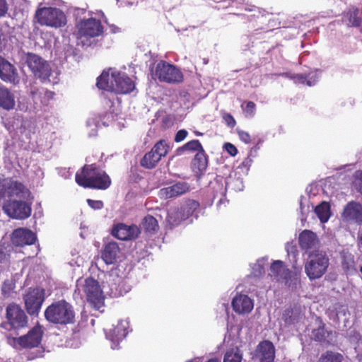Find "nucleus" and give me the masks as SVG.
I'll return each instance as SVG.
<instances>
[{
    "mask_svg": "<svg viewBox=\"0 0 362 362\" xmlns=\"http://www.w3.org/2000/svg\"><path fill=\"white\" fill-rule=\"evenodd\" d=\"M76 183L84 187L105 190L111 185L110 176L96 164L85 165L76 174Z\"/></svg>",
    "mask_w": 362,
    "mask_h": 362,
    "instance_id": "nucleus-1",
    "label": "nucleus"
},
{
    "mask_svg": "<svg viewBox=\"0 0 362 362\" xmlns=\"http://www.w3.org/2000/svg\"><path fill=\"white\" fill-rule=\"evenodd\" d=\"M96 86L99 89L115 92L118 94H128L135 89L134 82L124 73L112 71L111 76L103 71L97 78Z\"/></svg>",
    "mask_w": 362,
    "mask_h": 362,
    "instance_id": "nucleus-2",
    "label": "nucleus"
},
{
    "mask_svg": "<svg viewBox=\"0 0 362 362\" xmlns=\"http://www.w3.org/2000/svg\"><path fill=\"white\" fill-rule=\"evenodd\" d=\"M75 311L72 305L65 300L52 303L45 310V317L50 323L66 325L75 322Z\"/></svg>",
    "mask_w": 362,
    "mask_h": 362,
    "instance_id": "nucleus-3",
    "label": "nucleus"
},
{
    "mask_svg": "<svg viewBox=\"0 0 362 362\" xmlns=\"http://www.w3.org/2000/svg\"><path fill=\"white\" fill-rule=\"evenodd\" d=\"M329 260L325 252L315 251L310 254L305 264V272L310 279L322 277L327 272Z\"/></svg>",
    "mask_w": 362,
    "mask_h": 362,
    "instance_id": "nucleus-4",
    "label": "nucleus"
},
{
    "mask_svg": "<svg viewBox=\"0 0 362 362\" xmlns=\"http://www.w3.org/2000/svg\"><path fill=\"white\" fill-rule=\"evenodd\" d=\"M37 23L41 25L61 28L66 23V16L57 8L42 7L37 9L35 15Z\"/></svg>",
    "mask_w": 362,
    "mask_h": 362,
    "instance_id": "nucleus-5",
    "label": "nucleus"
},
{
    "mask_svg": "<svg viewBox=\"0 0 362 362\" xmlns=\"http://www.w3.org/2000/svg\"><path fill=\"white\" fill-rule=\"evenodd\" d=\"M26 64L35 78L43 83H50L52 70L47 61L36 54L28 52L26 54Z\"/></svg>",
    "mask_w": 362,
    "mask_h": 362,
    "instance_id": "nucleus-6",
    "label": "nucleus"
},
{
    "mask_svg": "<svg viewBox=\"0 0 362 362\" xmlns=\"http://www.w3.org/2000/svg\"><path fill=\"white\" fill-rule=\"evenodd\" d=\"M153 78L167 83H179L183 81L182 71L175 65L165 61H160L152 74Z\"/></svg>",
    "mask_w": 362,
    "mask_h": 362,
    "instance_id": "nucleus-7",
    "label": "nucleus"
},
{
    "mask_svg": "<svg viewBox=\"0 0 362 362\" xmlns=\"http://www.w3.org/2000/svg\"><path fill=\"white\" fill-rule=\"evenodd\" d=\"M269 274L277 281H284L286 286L292 288L300 283L298 274L287 268L281 260H275L272 263Z\"/></svg>",
    "mask_w": 362,
    "mask_h": 362,
    "instance_id": "nucleus-8",
    "label": "nucleus"
},
{
    "mask_svg": "<svg viewBox=\"0 0 362 362\" xmlns=\"http://www.w3.org/2000/svg\"><path fill=\"white\" fill-rule=\"evenodd\" d=\"M25 308L30 315H38L45 299L44 288H29L23 294Z\"/></svg>",
    "mask_w": 362,
    "mask_h": 362,
    "instance_id": "nucleus-9",
    "label": "nucleus"
},
{
    "mask_svg": "<svg viewBox=\"0 0 362 362\" xmlns=\"http://www.w3.org/2000/svg\"><path fill=\"white\" fill-rule=\"evenodd\" d=\"M28 200L9 199L3 206V210L10 218L24 220L30 216L32 213L31 204Z\"/></svg>",
    "mask_w": 362,
    "mask_h": 362,
    "instance_id": "nucleus-10",
    "label": "nucleus"
},
{
    "mask_svg": "<svg viewBox=\"0 0 362 362\" xmlns=\"http://www.w3.org/2000/svg\"><path fill=\"white\" fill-rule=\"evenodd\" d=\"M87 301L95 309L104 305L105 296L98 281L93 278H87L83 286Z\"/></svg>",
    "mask_w": 362,
    "mask_h": 362,
    "instance_id": "nucleus-11",
    "label": "nucleus"
},
{
    "mask_svg": "<svg viewBox=\"0 0 362 362\" xmlns=\"http://www.w3.org/2000/svg\"><path fill=\"white\" fill-rule=\"evenodd\" d=\"M78 33L80 36L95 37L103 33V27L100 20L94 18L81 19L78 25Z\"/></svg>",
    "mask_w": 362,
    "mask_h": 362,
    "instance_id": "nucleus-12",
    "label": "nucleus"
},
{
    "mask_svg": "<svg viewBox=\"0 0 362 362\" xmlns=\"http://www.w3.org/2000/svg\"><path fill=\"white\" fill-rule=\"evenodd\" d=\"M6 318L11 328L18 329L27 326L28 317L21 308L15 304H9L6 308Z\"/></svg>",
    "mask_w": 362,
    "mask_h": 362,
    "instance_id": "nucleus-13",
    "label": "nucleus"
},
{
    "mask_svg": "<svg viewBox=\"0 0 362 362\" xmlns=\"http://www.w3.org/2000/svg\"><path fill=\"white\" fill-rule=\"evenodd\" d=\"M44 332L40 325L33 327L27 334L15 338L14 341L21 348L33 349L37 347L42 341Z\"/></svg>",
    "mask_w": 362,
    "mask_h": 362,
    "instance_id": "nucleus-14",
    "label": "nucleus"
},
{
    "mask_svg": "<svg viewBox=\"0 0 362 362\" xmlns=\"http://www.w3.org/2000/svg\"><path fill=\"white\" fill-rule=\"evenodd\" d=\"M29 95L35 105L37 106H47L50 100L53 99L54 92L40 86L35 83L30 86Z\"/></svg>",
    "mask_w": 362,
    "mask_h": 362,
    "instance_id": "nucleus-15",
    "label": "nucleus"
},
{
    "mask_svg": "<svg viewBox=\"0 0 362 362\" xmlns=\"http://www.w3.org/2000/svg\"><path fill=\"white\" fill-rule=\"evenodd\" d=\"M0 78L13 85L20 82V76L16 67L0 55Z\"/></svg>",
    "mask_w": 362,
    "mask_h": 362,
    "instance_id": "nucleus-16",
    "label": "nucleus"
},
{
    "mask_svg": "<svg viewBox=\"0 0 362 362\" xmlns=\"http://www.w3.org/2000/svg\"><path fill=\"white\" fill-rule=\"evenodd\" d=\"M140 233V228L134 224L127 226L124 223H118L114 226L112 231L113 236L122 240H135Z\"/></svg>",
    "mask_w": 362,
    "mask_h": 362,
    "instance_id": "nucleus-17",
    "label": "nucleus"
},
{
    "mask_svg": "<svg viewBox=\"0 0 362 362\" xmlns=\"http://www.w3.org/2000/svg\"><path fill=\"white\" fill-rule=\"evenodd\" d=\"M276 356L274 345L269 340H263L257 346L254 357L259 362H274Z\"/></svg>",
    "mask_w": 362,
    "mask_h": 362,
    "instance_id": "nucleus-18",
    "label": "nucleus"
},
{
    "mask_svg": "<svg viewBox=\"0 0 362 362\" xmlns=\"http://www.w3.org/2000/svg\"><path fill=\"white\" fill-rule=\"evenodd\" d=\"M36 235L30 230L19 228L13 230L11 235L12 243L18 247L30 245L35 243Z\"/></svg>",
    "mask_w": 362,
    "mask_h": 362,
    "instance_id": "nucleus-19",
    "label": "nucleus"
},
{
    "mask_svg": "<svg viewBox=\"0 0 362 362\" xmlns=\"http://www.w3.org/2000/svg\"><path fill=\"white\" fill-rule=\"evenodd\" d=\"M344 218L358 225L362 224V204L354 201L348 202L343 211Z\"/></svg>",
    "mask_w": 362,
    "mask_h": 362,
    "instance_id": "nucleus-20",
    "label": "nucleus"
},
{
    "mask_svg": "<svg viewBox=\"0 0 362 362\" xmlns=\"http://www.w3.org/2000/svg\"><path fill=\"white\" fill-rule=\"evenodd\" d=\"M128 323L124 321H119L112 329L106 334L107 338L112 342V347L115 349L119 342L127 335Z\"/></svg>",
    "mask_w": 362,
    "mask_h": 362,
    "instance_id": "nucleus-21",
    "label": "nucleus"
},
{
    "mask_svg": "<svg viewBox=\"0 0 362 362\" xmlns=\"http://www.w3.org/2000/svg\"><path fill=\"white\" fill-rule=\"evenodd\" d=\"M8 198L12 199L16 197L19 199L29 200L31 197L30 191L21 182L17 180L8 181Z\"/></svg>",
    "mask_w": 362,
    "mask_h": 362,
    "instance_id": "nucleus-22",
    "label": "nucleus"
},
{
    "mask_svg": "<svg viewBox=\"0 0 362 362\" xmlns=\"http://www.w3.org/2000/svg\"><path fill=\"white\" fill-rule=\"evenodd\" d=\"M199 206L198 202L192 201L186 206L182 207L180 210L171 212L168 214V218L169 221H173L174 224L177 225L182 221L187 219L192 215L193 211Z\"/></svg>",
    "mask_w": 362,
    "mask_h": 362,
    "instance_id": "nucleus-23",
    "label": "nucleus"
},
{
    "mask_svg": "<svg viewBox=\"0 0 362 362\" xmlns=\"http://www.w3.org/2000/svg\"><path fill=\"white\" fill-rule=\"evenodd\" d=\"M189 190L187 182H179L171 186L164 187L160 190V196L165 199L180 196Z\"/></svg>",
    "mask_w": 362,
    "mask_h": 362,
    "instance_id": "nucleus-24",
    "label": "nucleus"
},
{
    "mask_svg": "<svg viewBox=\"0 0 362 362\" xmlns=\"http://www.w3.org/2000/svg\"><path fill=\"white\" fill-rule=\"evenodd\" d=\"M298 242L300 248L306 252L316 248L319 245L316 233L309 230H304L300 233Z\"/></svg>",
    "mask_w": 362,
    "mask_h": 362,
    "instance_id": "nucleus-25",
    "label": "nucleus"
},
{
    "mask_svg": "<svg viewBox=\"0 0 362 362\" xmlns=\"http://www.w3.org/2000/svg\"><path fill=\"white\" fill-rule=\"evenodd\" d=\"M232 307L237 313H248L253 308V303L247 295L238 294L233 299Z\"/></svg>",
    "mask_w": 362,
    "mask_h": 362,
    "instance_id": "nucleus-26",
    "label": "nucleus"
},
{
    "mask_svg": "<svg viewBox=\"0 0 362 362\" xmlns=\"http://www.w3.org/2000/svg\"><path fill=\"white\" fill-rule=\"evenodd\" d=\"M209 157L205 150L195 154L191 163V167L197 175L201 176L204 174L208 167Z\"/></svg>",
    "mask_w": 362,
    "mask_h": 362,
    "instance_id": "nucleus-27",
    "label": "nucleus"
},
{
    "mask_svg": "<svg viewBox=\"0 0 362 362\" xmlns=\"http://www.w3.org/2000/svg\"><path fill=\"white\" fill-rule=\"evenodd\" d=\"M120 252L118 244L110 242L106 244L101 252V257L107 264H115Z\"/></svg>",
    "mask_w": 362,
    "mask_h": 362,
    "instance_id": "nucleus-28",
    "label": "nucleus"
},
{
    "mask_svg": "<svg viewBox=\"0 0 362 362\" xmlns=\"http://www.w3.org/2000/svg\"><path fill=\"white\" fill-rule=\"evenodd\" d=\"M340 262L346 274L353 275L357 272L354 255L349 251L342 250L341 252Z\"/></svg>",
    "mask_w": 362,
    "mask_h": 362,
    "instance_id": "nucleus-29",
    "label": "nucleus"
},
{
    "mask_svg": "<svg viewBox=\"0 0 362 362\" xmlns=\"http://www.w3.org/2000/svg\"><path fill=\"white\" fill-rule=\"evenodd\" d=\"M341 21L349 27H359L362 23V18L359 16V9L355 6H350L342 13Z\"/></svg>",
    "mask_w": 362,
    "mask_h": 362,
    "instance_id": "nucleus-30",
    "label": "nucleus"
},
{
    "mask_svg": "<svg viewBox=\"0 0 362 362\" xmlns=\"http://www.w3.org/2000/svg\"><path fill=\"white\" fill-rule=\"evenodd\" d=\"M15 105L13 93L5 86L0 85V107L8 111L13 110Z\"/></svg>",
    "mask_w": 362,
    "mask_h": 362,
    "instance_id": "nucleus-31",
    "label": "nucleus"
},
{
    "mask_svg": "<svg viewBox=\"0 0 362 362\" xmlns=\"http://www.w3.org/2000/svg\"><path fill=\"white\" fill-rule=\"evenodd\" d=\"M204 150V147L202 145L201 142L198 139H193L187 142L183 146L179 147L177 149V154L181 155L186 151L189 153H198L200 151H203Z\"/></svg>",
    "mask_w": 362,
    "mask_h": 362,
    "instance_id": "nucleus-32",
    "label": "nucleus"
},
{
    "mask_svg": "<svg viewBox=\"0 0 362 362\" xmlns=\"http://www.w3.org/2000/svg\"><path fill=\"white\" fill-rule=\"evenodd\" d=\"M160 158L151 149L149 152L146 153L140 160V164L142 167L147 169L153 168L159 162Z\"/></svg>",
    "mask_w": 362,
    "mask_h": 362,
    "instance_id": "nucleus-33",
    "label": "nucleus"
},
{
    "mask_svg": "<svg viewBox=\"0 0 362 362\" xmlns=\"http://www.w3.org/2000/svg\"><path fill=\"white\" fill-rule=\"evenodd\" d=\"M315 213L321 223L327 222L331 215L330 206L328 202H322L315 208Z\"/></svg>",
    "mask_w": 362,
    "mask_h": 362,
    "instance_id": "nucleus-34",
    "label": "nucleus"
},
{
    "mask_svg": "<svg viewBox=\"0 0 362 362\" xmlns=\"http://www.w3.org/2000/svg\"><path fill=\"white\" fill-rule=\"evenodd\" d=\"M144 230L147 233H155L158 229V223L155 217L151 215L146 216L141 222Z\"/></svg>",
    "mask_w": 362,
    "mask_h": 362,
    "instance_id": "nucleus-35",
    "label": "nucleus"
},
{
    "mask_svg": "<svg viewBox=\"0 0 362 362\" xmlns=\"http://www.w3.org/2000/svg\"><path fill=\"white\" fill-rule=\"evenodd\" d=\"M343 360L344 356L341 354L327 351L320 356L319 362H342Z\"/></svg>",
    "mask_w": 362,
    "mask_h": 362,
    "instance_id": "nucleus-36",
    "label": "nucleus"
},
{
    "mask_svg": "<svg viewBox=\"0 0 362 362\" xmlns=\"http://www.w3.org/2000/svg\"><path fill=\"white\" fill-rule=\"evenodd\" d=\"M243 356L238 349H231L225 354L223 362H241Z\"/></svg>",
    "mask_w": 362,
    "mask_h": 362,
    "instance_id": "nucleus-37",
    "label": "nucleus"
},
{
    "mask_svg": "<svg viewBox=\"0 0 362 362\" xmlns=\"http://www.w3.org/2000/svg\"><path fill=\"white\" fill-rule=\"evenodd\" d=\"M168 148V146L165 144V141L160 140L153 146L152 150L157 154L160 159H161L162 157L167 155Z\"/></svg>",
    "mask_w": 362,
    "mask_h": 362,
    "instance_id": "nucleus-38",
    "label": "nucleus"
},
{
    "mask_svg": "<svg viewBox=\"0 0 362 362\" xmlns=\"http://www.w3.org/2000/svg\"><path fill=\"white\" fill-rule=\"evenodd\" d=\"M241 108L246 117H253L256 112V104L252 101L244 102Z\"/></svg>",
    "mask_w": 362,
    "mask_h": 362,
    "instance_id": "nucleus-39",
    "label": "nucleus"
},
{
    "mask_svg": "<svg viewBox=\"0 0 362 362\" xmlns=\"http://www.w3.org/2000/svg\"><path fill=\"white\" fill-rule=\"evenodd\" d=\"M327 333V332L325 329V324L322 323L321 326H320L317 329H315L313 331V334L315 341H318V342L325 341L326 339V337H327V336H326Z\"/></svg>",
    "mask_w": 362,
    "mask_h": 362,
    "instance_id": "nucleus-40",
    "label": "nucleus"
},
{
    "mask_svg": "<svg viewBox=\"0 0 362 362\" xmlns=\"http://www.w3.org/2000/svg\"><path fill=\"white\" fill-rule=\"evenodd\" d=\"M296 83L300 84H306L308 86H313V83L308 79V76L305 74H296L293 76Z\"/></svg>",
    "mask_w": 362,
    "mask_h": 362,
    "instance_id": "nucleus-41",
    "label": "nucleus"
},
{
    "mask_svg": "<svg viewBox=\"0 0 362 362\" xmlns=\"http://www.w3.org/2000/svg\"><path fill=\"white\" fill-rule=\"evenodd\" d=\"M8 181H0V199L8 198Z\"/></svg>",
    "mask_w": 362,
    "mask_h": 362,
    "instance_id": "nucleus-42",
    "label": "nucleus"
},
{
    "mask_svg": "<svg viewBox=\"0 0 362 362\" xmlns=\"http://www.w3.org/2000/svg\"><path fill=\"white\" fill-rule=\"evenodd\" d=\"M86 202L88 206L94 210H100L104 207V204L100 200H93L88 199Z\"/></svg>",
    "mask_w": 362,
    "mask_h": 362,
    "instance_id": "nucleus-43",
    "label": "nucleus"
},
{
    "mask_svg": "<svg viewBox=\"0 0 362 362\" xmlns=\"http://www.w3.org/2000/svg\"><path fill=\"white\" fill-rule=\"evenodd\" d=\"M237 132L240 139L242 141L245 142V144L251 143V136L248 132L243 130H238Z\"/></svg>",
    "mask_w": 362,
    "mask_h": 362,
    "instance_id": "nucleus-44",
    "label": "nucleus"
},
{
    "mask_svg": "<svg viewBox=\"0 0 362 362\" xmlns=\"http://www.w3.org/2000/svg\"><path fill=\"white\" fill-rule=\"evenodd\" d=\"M187 135H188V132L187 130L180 129L176 133V134L175 136L174 141L176 143L181 142L187 136Z\"/></svg>",
    "mask_w": 362,
    "mask_h": 362,
    "instance_id": "nucleus-45",
    "label": "nucleus"
},
{
    "mask_svg": "<svg viewBox=\"0 0 362 362\" xmlns=\"http://www.w3.org/2000/svg\"><path fill=\"white\" fill-rule=\"evenodd\" d=\"M356 189L362 195V171L356 173Z\"/></svg>",
    "mask_w": 362,
    "mask_h": 362,
    "instance_id": "nucleus-46",
    "label": "nucleus"
},
{
    "mask_svg": "<svg viewBox=\"0 0 362 362\" xmlns=\"http://www.w3.org/2000/svg\"><path fill=\"white\" fill-rule=\"evenodd\" d=\"M225 149L226 151L232 156H235L238 153L237 148L230 143L225 144Z\"/></svg>",
    "mask_w": 362,
    "mask_h": 362,
    "instance_id": "nucleus-47",
    "label": "nucleus"
},
{
    "mask_svg": "<svg viewBox=\"0 0 362 362\" xmlns=\"http://www.w3.org/2000/svg\"><path fill=\"white\" fill-rule=\"evenodd\" d=\"M244 10L247 12L257 13V14H259L262 12V8L251 4L245 5Z\"/></svg>",
    "mask_w": 362,
    "mask_h": 362,
    "instance_id": "nucleus-48",
    "label": "nucleus"
},
{
    "mask_svg": "<svg viewBox=\"0 0 362 362\" xmlns=\"http://www.w3.org/2000/svg\"><path fill=\"white\" fill-rule=\"evenodd\" d=\"M223 118L225 120L226 123L228 124V126L230 127H233L236 124L234 117L229 113L225 114Z\"/></svg>",
    "mask_w": 362,
    "mask_h": 362,
    "instance_id": "nucleus-49",
    "label": "nucleus"
},
{
    "mask_svg": "<svg viewBox=\"0 0 362 362\" xmlns=\"http://www.w3.org/2000/svg\"><path fill=\"white\" fill-rule=\"evenodd\" d=\"M252 163V160L251 159L250 156H248L247 158H245L243 160V161L240 165L239 168L247 171L250 169V167L251 166Z\"/></svg>",
    "mask_w": 362,
    "mask_h": 362,
    "instance_id": "nucleus-50",
    "label": "nucleus"
},
{
    "mask_svg": "<svg viewBox=\"0 0 362 362\" xmlns=\"http://www.w3.org/2000/svg\"><path fill=\"white\" fill-rule=\"evenodd\" d=\"M8 4L6 0H0V17L5 16L8 12Z\"/></svg>",
    "mask_w": 362,
    "mask_h": 362,
    "instance_id": "nucleus-51",
    "label": "nucleus"
},
{
    "mask_svg": "<svg viewBox=\"0 0 362 362\" xmlns=\"http://www.w3.org/2000/svg\"><path fill=\"white\" fill-rule=\"evenodd\" d=\"M265 11L264 9H262V12L259 14H257V13H252V14L250 16V17H254V18H259V17H262L265 15Z\"/></svg>",
    "mask_w": 362,
    "mask_h": 362,
    "instance_id": "nucleus-52",
    "label": "nucleus"
},
{
    "mask_svg": "<svg viewBox=\"0 0 362 362\" xmlns=\"http://www.w3.org/2000/svg\"><path fill=\"white\" fill-rule=\"evenodd\" d=\"M110 28L111 33H116L119 32V28L114 25H110Z\"/></svg>",
    "mask_w": 362,
    "mask_h": 362,
    "instance_id": "nucleus-53",
    "label": "nucleus"
},
{
    "mask_svg": "<svg viewBox=\"0 0 362 362\" xmlns=\"http://www.w3.org/2000/svg\"><path fill=\"white\" fill-rule=\"evenodd\" d=\"M6 257V254L2 249H0V262H2Z\"/></svg>",
    "mask_w": 362,
    "mask_h": 362,
    "instance_id": "nucleus-54",
    "label": "nucleus"
},
{
    "mask_svg": "<svg viewBox=\"0 0 362 362\" xmlns=\"http://www.w3.org/2000/svg\"><path fill=\"white\" fill-rule=\"evenodd\" d=\"M3 35H4L3 30H2V29L0 28V49L1 48V40H2Z\"/></svg>",
    "mask_w": 362,
    "mask_h": 362,
    "instance_id": "nucleus-55",
    "label": "nucleus"
},
{
    "mask_svg": "<svg viewBox=\"0 0 362 362\" xmlns=\"http://www.w3.org/2000/svg\"><path fill=\"white\" fill-rule=\"evenodd\" d=\"M169 120V118L168 117H165L163 119V121H162V123H163V126H164V124L165 123H167V122Z\"/></svg>",
    "mask_w": 362,
    "mask_h": 362,
    "instance_id": "nucleus-56",
    "label": "nucleus"
},
{
    "mask_svg": "<svg viewBox=\"0 0 362 362\" xmlns=\"http://www.w3.org/2000/svg\"><path fill=\"white\" fill-rule=\"evenodd\" d=\"M207 362H219L217 358H211Z\"/></svg>",
    "mask_w": 362,
    "mask_h": 362,
    "instance_id": "nucleus-57",
    "label": "nucleus"
},
{
    "mask_svg": "<svg viewBox=\"0 0 362 362\" xmlns=\"http://www.w3.org/2000/svg\"><path fill=\"white\" fill-rule=\"evenodd\" d=\"M195 134L197 135V136H201L202 135V133L199 132H195Z\"/></svg>",
    "mask_w": 362,
    "mask_h": 362,
    "instance_id": "nucleus-58",
    "label": "nucleus"
},
{
    "mask_svg": "<svg viewBox=\"0 0 362 362\" xmlns=\"http://www.w3.org/2000/svg\"><path fill=\"white\" fill-rule=\"evenodd\" d=\"M360 272L362 274V266L360 267Z\"/></svg>",
    "mask_w": 362,
    "mask_h": 362,
    "instance_id": "nucleus-59",
    "label": "nucleus"
},
{
    "mask_svg": "<svg viewBox=\"0 0 362 362\" xmlns=\"http://www.w3.org/2000/svg\"><path fill=\"white\" fill-rule=\"evenodd\" d=\"M2 291H3V293H5V287H3Z\"/></svg>",
    "mask_w": 362,
    "mask_h": 362,
    "instance_id": "nucleus-60",
    "label": "nucleus"
}]
</instances>
